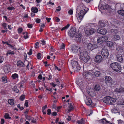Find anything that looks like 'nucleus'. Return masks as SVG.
Wrapping results in <instances>:
<instances>
[{
  "mask_svg": "<svg viewBox=\"0 0 124 124\" xmlns=\"http://www.w3.org/2000/svg\"><path fill=\"white\" fill-rule=\"evenodd\" d=\"M87 8H85L84 5L82 3H80L77 7L76 12L77 11H80V12L76 15V16L79 19H82L84 16L87 11Z\"/></svg>",
  "mask_w": 124,
  "mask_h": 124,
  "instance_id": "obj_1",
  "label": "nucleus"
},
{
  "mask_svg": "<svg viewBox=\"0 0 124 124\" xmlns=\"http://www.w3.org/2000/svg\"><path fill=\"white\" fill-rule=\"evenodd\" d=\"M116 99L109 96H107L103 99V102L105 103L109 104H114L116 101Z\"/></svg>",
  "mask_w": 124,
  "mask_h": 124,
  "instance_id": "obj_2",
  "label": "nucleus"
},
{
  "mask_svg": "<svg viewBox=\"0 0 124 124\" xmlns=\"http://www.w3.org/2000/svg\"><path fill=\"white\" fill-rule=\"evenodd\" d=\"M110 67L113 70H122L123 68L121 67V65L117 62H114L110 64Z\"/></svg>",
  "mask_w": 124,
  "mask_h": 124,
  "instance_id": "obj_3",
  "label": "nucleus"
},
{
  "mask_svg": "<svg viewBox=\"0 0 124 124\" xmlns=\"http://www.w3.org/2000/svg\"><path fill=\"white\" fill-rule=\"evenodd\" d=\"M101 54L104 58H107L109 55L108 50L105 47L103 48L101 51Z\"/></svg>",
  "mask_w": 124,
  "mask_h": 124,
  "instance_id": "obj_4",
  "label": "nucleus"
},
{
  "mask_svg": "<svg viewBox=\"0 0 124 124\" xmlns=\"http://www.w3.org/2000/svg\"><path fill=\"white\" fill-rule=\"evenodd\" d=\"M105 81L107 84L109 85L110 87L112 86L113 81L110 76H106L105 77Z\"/></svg>",
  "mask_w": 124,
  "mask_h": 124,
  "instance_id": "obj_5",
  "label": "nucleus"
},
{
  "mask_svg": "<svg viewBox=\"0 0 124 124\" xmlns=\"http://www.w3.org/2000/svg\"><path fill=\"white\" fill-rule=\"evenodd\" d=\"M71 64L73 68L72 69L75 70H80L81 67L78 64V62L77 61H72L71 63Z\"/></svg>",
  "mask_w": 124,
  "mask_h": 124,
  "instance_id": "obj_6",
  "label": "nucleus"
},
{
  "mask_svg": "<svg viewBox=\"0 0 124 124\" xmlns=\"http://www.w3.org/2000/svg\"><path fill=\"white\" fill-rule=\"evenodd\" d=\"M116 60L117 61L123 62L124 56L120 54H118L116 55Z\"/></svg>",
  "mask_w": 124,
  "mask_h": 124,
  "instance_id": "obj_7",
  "label": "nucleus"
},
{
  "mask_svg": "<svg viewBox=\"0 0 124 124\" xmlns=\"http://www.w3.org/2000/svg\"><path fill=\"white\" fill-rule=\"evenodd\" d=\"M85 102L86 104L88 106H93V103L92 102L91 99L88 97H86V99L85 100Z\"/></svg>",
  "mask_w": 124,
  "mask_h": 124,
  "instance_id": "obj_8",
  "label": "nucleus"
},
{
  "mask_svg": "<svg viewBox=\"0 0 124 124\" xmlns=\"http://www.w3.org/2000/svg\"><path fill=\"white\" fill-rule=\"evenodd\" d=\"M96 31V30L93 28H91L88 30H86L85 32V34L88 35H90L93 34Z\"/></svg>",
  "mask_w": 124,
  "mask_h": 124,
  "instance_id": "obj_9",
  "label": "nucleus"
},
{
  "mask_svg": "<svg viewBox=\"0 0 124 124\" xmlns=\"http://www.w3.org/2000/svg\"><path fill=\"white\" fill-rule=\"evenodd\" d=\"M92 75V74L91 73H90L89 72H86V71H84L83 73L84 77L89 80L90 79Z\"/></svg>",
  "mask_w": 124,
  "mask_h": 124,
  "instance_id": "obj_10",
  "label": "nucleus"
},
{
  "mask_svg": "<svg viewBox=\"0 0 124 124\" xmlns=\"http://www.w3.org/2000/svg\"><path fill=\"white\" fill-rule=\"evenodd\" d=\"M107 22L103 20H101L99 21L98 23V27H105V25L107 24Z\"/></svg>",
  "mask_w": 124,
  "mask_h": 124,
  "instance_id": "obj_11",
  "label": "nucleus"
},
{
  "mask_svg": "<svg viewBox=\"0 0 124 124\" xmlns=\"http://www.w3.org/2000/svg\"><path fill=\"white\" fill-rule=\"evenodd\" d=\"M76 31L75 29H72L70 30L68 32L69 35L71 37L73 38L74 37Z\"/></svg>",
  "mask_w": 124,
  "mask_h": 124,
  "instance_id": "obj_12",
  "label": "nucleus"
},
{
  "mask_svg": "<svg viewBox=\"0 0 124 124\" xmlns=\"http://www.w3.org/2000/svg\"><path fill=\"white\" fill-rule=\"evenodd\" d=\"M102 60V58L100 55H96L95 59V61L97 63H99Z\"/></svg>",
  "mask_w": 124,
  "mask_h": 124,
  "instance_id": "obj_13",
  "label": "nucleus"
},
{
  "mask_svg": "<svg viewBox=\"0 0 124 124\" xmlns=\"http://www.w3.org/2000/svg\"><path fill=\"white\" fill-rule=\"evenodd\" d=\"M71 50L72 52L73 53H77L78 51V47L75 45H73L71 47Z\"/></svg>",
  "mask_w": 124,
  "mask_h": 124,
  "instance_id": "obj_14",
  "label": "nucleus"
},
{
  "mask_svg": "<svg viewBox=\"0 0 124 124\" xmlns=\"http://www.w3.org/2000/svg\"><path fill=\"white\" fill-rule=\"evenodd\" d=\"M97 31L101 34L104 35L106 34L107 31L106 30L99 28L97 30Z\"/></svg>",
  "mask_w": 124,
  "mask_h": 124,
  "instance_id": "obj_15",
  "label": "nucleus"
},
{
  "mask_svg": "<svg viewBox=\"0 0 124 124\" xmlns=\"http://www.w3.org/2000/svg\"><path fill=\"white\" fill-rule=\"evenodd\" d=\"M88 53L86 51H83L82 52H80V57L81 59L82 58V57H85L89 56L87 55Z\"/></svg>",
  "mask_w": 124,
  "mask_h": 124,
  "instance_id": "obj_16",
  "label": "nucleus"
},
{
  "mask_svg": "<svg viewBox=\"0 0 124 124\" xmlns=\"http://www.w3.org/2000/svg\"><path fill=\"white\" fill-rule=\"evenodd\" d=\"M115 91L116 92L124 93V88L122 87L117 88L115 89Z\"/></svg>",
  "mask_w": 124,
  "mask_h": 124,
  "instance_id": "obj_17",
  "label": "nucleus"
},
{
  "mask_svg": "<svg viewBox=\"0 0 124 124\" xmlns=\"http://www.w3.org/2000/svg\"><path fill=\"white\" fill-rule=\"evenodd\" d=\"M78 84L80 87V89L82 90V89H83V88H84V87L86 85V82L85 81H82V83H78Z\"/></svg>",
  "mask_w": 124,
  "mask_h": 124,
  "instance_id": "obj_18",
  "label": "nucleus"
},
{
  "mask_svg": "<svg viewBox=\"0 0 124 124\" xmlns=\"http://www.w3.org/2000/svg\"><path fill=\"white\" fill-rule=\"evenodd\" d=\"M82 62L83 63H85L87 62L90 59L89 57L87 56L85 57H82V58L81 59Z\"/></svg>",
  "mask_w": 124,
  "mask_h": 124,
  "instance_id": "obj_19",
  "label": "nucleus"
},
{
  "mask_svg": "<svg viewBox=\"0 0 124 124\" xmlns=\"http://www.w3.org/2000/svg\"><path fill=\"white\" fill-rule=\"evenodd\" d=\"M100 121L103 124H114L110 122L109 121H107L105 119H102L100 120Z\"/></svg>",
  "mask_w": 124,
  "mask_h": 124,
  "instance_id": "obj_20",
  "label": "nucleus"
},
{
  "mask_svg": "<svg viewBox=\"0 0 124 124\" xmlns=\"http://www.w3.org/2000/svg\"><path fill=\"white\" fill-rule=\"evenodd\" d=\"M87 48L88 50H92L95 48L93 45L91 43H89L88 44Z\"/></svg>",
  "mask_w": 124,
  "mask_h": 124,
  "instance_id": "obj_21",
  "label": "nucleus"
},
{
  "mask_svg": "<svg viewBox=\"0 0 124 124\" xmlns=\"http://www.w3.org/2000/svg\"><path fill=\"white\" fill-rule=\"evenodd\" d=\"M13 90L16 93H18L19 92V90L17 88V87L16 85H14V86L12 88Z\"/></svg>",
  "mask_w": 124,
  "mask_h": 124,
  "instance_id": "obj_22",
  "label": "nucleus"
},
{
  "mask_svg": "<svg viewBox=\"0 0 124 124\" xmlns=\"http://www.w3.org/2000/svg\"><path fill=\"white\" fill-rule=\"evenodd\" d=\"M17 66L22 67L23 66L24 64L22 61H19L17 62Z\"/></svg>",
  "mask_w": 124,
  "mask_h": 124,
  "instance_id": "obj_23",
  "label": "nucleus"
},
{
  "mask_svg": "<svg viewBox=\"0 0 124 124\" xmlns=\"http://www.w3.org/2000/svg\"><path fill=\"white\" fill-rule=\"evenodd\" d=\"M31 10L33 13H37L38 12V10L37 8L33 7L32 8Z\"/></svg>",
  "mask_w": 124,
  "mask_h": 124,
  "instance_id": "obj_24",
  "label": "nucleus"
},
{
  "mask_svg": "<svg viewBox=\"0 0 124 124\" xmlns=\"http://www.w3.org/2000/svg\"><path fill=\"white\" fill-rule=\"evenodd\" d=\"M109 32L111 34H114L117 32V30L115 29H112L110 30Z\"/></svg>",
  "mask_w": 124,
  "mask_h": 124,
  "instance_id": "obj_25",
  "label": "nucleus"
},
{
  "mask_svg": "<svg viewBox=\"0 0 124 124\" xmlns=\"http://www.w3.org/2000/svg\"><path fill=\"white\" fill-rule=\"evenodd\" d=\"M50 69L51 70L52 69H54L55 70H61V69H58L57 67L56 66V65L55 64H54L52 66H50Z\"/></svg>",
  "mask_w": 124,
  "mask_h": 124,
  "instance_id": "obj_26",
  "label": "nucleus"
},
{
  "mask_svg": "<svg viewBox=\"0 0 124 124\" xmlns=\"http://www.w3.org/2000/svg\"><path fill=\"white\" fill-rule=\"evenodd\" d=\"M100 88V86L98 84H96L94 87L95 90L97 91H99Z\"/></svg>",
  "mask_w": 124,
  "mask_h": 124,
  "instance_id": "obj_27",
  "label": "nucleus"
},
{
  "mask_svg": "<svg viewBox=\"0 0 124 124\" xmlns=\"http://www.w3.org/2000/svg\"><path fill=\"white\" fill-rule=\"evenodd\" d=\"M102 42H106L108 39L107 37L105 36L101 37Z\"/></svg>",
  "mask_w": 124,
  "mask_h": 124,
  "instance_id": "obj_28",
  "label": "nucleus"
},
{
  "mask_svg": "<svg viewBox=\"0 0 124 124\" xmlns=\"http://www.w3.org/2000/svg\"><path fill=\"white\" fill-rule=\"evenodd\" d=\"M2 79V81L3 83H6L7 82V77L6 76L3 77Z\"/></svg>",
  "mask_w": 124,
  "mask_h": 124,
  "instance_id": "obj_29",
  "label": "nucleus"
},
{
  "mask_svg": "<svg viewBox=\"0 0 124 124\" xmlns=\"http://www.w3.org/2000/svg\"><path fill=\"white\" fill-rule=\"evenodd\" d=\"M74 109V107L72 105L71 103L70 104L69 106L68 109V111L69 112H70L73 110Z\"/></svg>",
  "mask_w": 124,
  "mask_h": 124,
  "instance_id": "obj_30",
  "label": "nucleus"
},
{
  "mask_svg": "<svg viewBox=\"0 0 124 124\" xmlns=\"http://www.w3.org/2000/svg\"><path fill=\"white\" fill-rule=\"evenodd\" d=\"M117 12L118 14L122 16H124V10H123V9H121V10H118Z\"/></svg>",
  "mask_w": 124,
  "mask_h": 124,
  "instance_id": "obj_31",
  "label": "nucleus"
},
{
  "mask_svg": "<svg viewBox=\"0 0 124 124\" xmlns=\"http://www.w3.org/2000/svg\"><path fill=\"white\" fill-rule=\"evenodd\" d=\"M12 77L13 79H15L18 78V74L16 73H15L13 74L12 76Z\"/></svg>",
  "mask_w": 124,
  "mask_h": 124,
  "instance_id": "obj_32",
  "label": "nucleus"
},
{
  "mask_svg": "<svg viewBox=\"0 0 124 124\" xmlns=\"http://www.w3.org/2000/svg\"><path fill=\"white\" fill-rule=\"evenodd\" d=\"M14 101L13 99H9L8 101V103L11 105H13L14 104Z\"/></svg>",
  "mask_w": 124,
  "mask_h": 124,
  "instance_id": "obj_33",
  "label": "nucleus"
},
{
  "mask_svg": "<svg viewBox=\"0 0 124 124\" xmlns=\"http://www.w3.org/2000/svg\"><path fill=\"white\" fill-rule=\"evenodd\" d=\"M5 118L6 119H11V117L9 115L8 113H6L4 116Z\"/></svg>",
  "mask_w": 124,
  "mask_h": 124,
  "instance_id": "obj_34",
  "label": "nucleus"
},
{
  "mask_svg": "<svg viewBox=\"0 0 124 124\" xmlns=\"http://www.w3.org/2000/svg\"><path fill=\"white\" fill-rule=\"evenodd\" d=\"M94 74L96 77H99L101 75V73L100 71L98 70H96L94 72Z\"/></svg>",
  "mask_w": 124,
  "mask_h": 124,
  "instance_id": "obj_35",
  "label": "nucleus"
},
{
  "mask_svg": "<svg viewBox=\"0 0 124 124\" xmlns=\"http://www.w3.org/2000/svg\"><path fill=\"white\" fill-rule=\"evenodd\" d=\"M14 53V52L11 50H9L7 52L6 55L8 56L10 54H13Z\"/></svg>",
  "mask_w": 124,
  "mask_h": 124,
  "instance_id": "obj_36",
  "label": "nucleus"
},
{
  "mask_svg": "<svg viewBox=\"0 0 124 124\" xmlns=\"http://www.w3.org/2000/svg\"><path fill=\"white\" fill-rule=\"evenodd\" d=\"M107 44L108 46L111 47L113 46V43L112 42L108 41L107 42Z\"/></svg>",
  "mask_w": 124,
  "mask_h": 124,
  "instance_id": "obj_37",
  "label": "nucleus"
},
{
  "mask_svg": "<svg viewBox=\"0 0 124 124\" xmlns=\"http://www.w3.org/2000/svg\"><path fill=\"white\" fill-rule=\"evenodd\" d=\"M81 36V35L79 33H78L77 32H75L74 37L76 38H79Z\"/></svg>",
  "mask_w": 124,
  "mask_h": 124,
  "instance_id": "obj_38",
  "label": "nucleus"
},
{
  "mask_svg": "<svg viewBox=\"0 0 124 124\" xmlns=\"http://www.w3.org/2000/svg\"><path fill=\"white\" fill-rule=\"evenodd\" d=\"M9 47L11 48L12 49L14 50H15L16 49V48L15 47V45H11L9 44Z\"/></svg>",
  "mask_w": 124,
  "mask_h": 124,
  "instance_id": "obj_39",
  "label": "nucleus"
},
{
  "mask_svg": "<svg viewBox=\"0 0 124 124\" xmlns=\"http://www.w3.org/2000/svg\"><path fill=\"white\" fill-rule=\"evenodd\" d=\"M70 26V24H68L66 26L63 27L61 29V31H63L66 29H67Z\"/></svg>",
  "mask_w": 124,
  "mask_h": 124,
  "instance_id": "obj_40",
  "label": "nucleus"
},
{
  "mask_svg": "<svg viewBox=\"0 0 124 124\" xmlns=\"http://www.w3.org/2000/svg\"><path fill=\"white\" fill-rule=\"evenodd\" d=\"M25 118L28 120L30 121L32 117L30 116H28V115H25Z\"/></svg>",
  "mask_w": 124,
  "mask_h": 124,
  "instance_id": "obj_41",
  "label": "nucleus"
},
{
  "mask_svg": "<svg viewBox=\"0 0 124 124\" xmlns=\"http://www.w3.org/2000/svg\"><path fill=\"white\" fill-rule=\"evenodd\" d=\"M114 38L116 40H118L120 39L119 36L117 35H114Z\"/></svg>",
  "mask_w": 124,
  "mask_h": 124,
  "instance_id": "obj_42",
  "label": "nucleus"
},
{
  "mask_svg": "<svg viewBox=\"0 0 124 124\" xmlns=\"http://www.w3.org/2000/svg\"><path fill=\"white\" fill-rule=\"evenodd\" d=\"M101 39V37H98L97 39V42L98 43H102V42Z\"/></svg>",
  "mask_w": 124,
  "mask_h": 124,
  "instance_id": "obj_43",
  "label": "nucleus"
},
{
  "mask_svg": "<svg viewBox=\"0 0 124 124\" xmlns=\"http://www.w3.org/2000/svg\"><path fill=\"white\" fill-rule=\"evenodd\" d=\"M25 98V95H22L20 96V99L21 101H23L24 99Z\"/></svg>",
  "mask_w": 124,
  "mask_h": 124,
  "instance_id": "obj_44",
  "label": "nucleus"
},
{
  "mask_svg": "<svg viewBox=\"0 0 124 124\" xmlns=\"http://www.w3.org/2000/svg\"><path fill=\"white\" fill-rule=\"evenodd\" d=\"M11 66L9 65L8 64H7L6 65V66L5 67V69H7V70H9L10 69V67Z\"/></svg>",
  "mask_w": 124,
  "mask_h": 124,
  "instance_id": "obj_45",
  "label": "nucleus"
},
{
  "mask_svg": "<svg viewBox=\"0 0 124 124\" xmlns=\"http://www.w3.org/2000/svg\"><path fill=\"white\" fill-rule=\"evenodd\" d=\"M7 24L6 23H4L2 24V26L4 27V29H7Z\"/></svg>",
  "mask_w": 124,
  "mask_h": 124,
  "instance_id": "obj_46",
  "label": "nucleus"
},
{
  "mask_svg": "<svg viewBox=\"0 0 124 124\" xmlns=\"http://www.w3.org/2000/svg\"><path fill=\"white\" fill-rule=\"evenodd\" d=\"M118 124H124V121L120 119L118 120Z\"/></svg>",
  "mask_w": 124,
  "mask_h": 124,
  "instance_id": "obj_47",
  "label": "nucleus"
},
{
  "mask_svg": "<svg viewBox=\"0 0 124 124\" xmlns=\"http://www.w3.org/2000/svg\"><path fill=\"white\" fill-rule=\"evenodd\" d=\"M23 29L22 28L20 27L18 29V31L19 33H21Z\"/></svg>",
  "mask_w": 124,
  "mask_h": 124,
  "instance_id": "obj_48",
  "label": "nucleus"
},
{
  "mask_svg": "<svg viewBox=\"0 0 124 124\" xmlns=\"http://www.w3.org/2000/svg\"><path fill=\"white\" fill-rule=\"evenodd\" d=\"M65 46V45L64 44L62 43V44L61 46H60V49H64V48Z\"/></svg>",
  "mask_w": 124,
  "mask_h": 124,
  "instance_id": "obj_49",
  "label": "nucleus"
},
{
  "mask_svg": "<svg viewBox=\"0 0 124 124\" xmlns=\"http://www.w3.org/2000/svg\"><path fill=\"white\" fill-rule=\"evenodd\" d=\"M15 8L13 7H9L7 8V9L10 10H14L15 9Z\"/></svg>",
  "mask_w": 124,
  "mask_h": 124,
  "instance_id": "obj_50",
  "label": "nucleus"
},
{
  "mask_svg": "<svg viewBox=\"0 0 124 124\" xmlns=\"http://www.w3.org/2000/svg\"><path fill=\"white\" fill-rule=\"evenodd\" d=\"M77 122L78 124H84L83 121L82 120L80 121H78Z\"/></svg>",
  "mask_w": 124,
  "mask_h": 124,
  "instance_id": "obj_51",
  "label": "nucleus"
},
{
  "mask_svg": "<svg viewBox=\"0 0 124 124\" xmlns=\"http://www.w3.org/2000/svg\"><path fill=\"white\" fill-rule=\"evenodd\" d=\"M41 54L40 53H38L37 54V58L38 59H39L41 57Z\"/></svg>",
  "mask_w": 124,
  "mask_h": 124,
  "instance_id": "obj_52",
  "label": "nucleus"
},
{
  "mask_svg": "<svg viewBox=\"0 0 124 124\" xmlns=\"http://www.w3.org/2000/svg\"><path fill=\"white\" fill-rule=\"evenodd\" d=\"M31 122L34 123H35L36 122V119L32 117L31 119Z\"/></svg>",
  "mask_w": 124,
  "mask_h": 124,
  "instance_id": "obj_53",
  "label": "nucleus"
},
{
  "mask_svg": "<svg viewBox=\"0 0 124 124\" xmlns=\"http://www.w3.org/2000/svg\"><path fill=\"white\" fill-rule=\"evenodd\" d=\"M122 48L121 46H118L117 47L116 49V50H117L118 51H121V50H122Z\"/></svg>",
  "mask_w": 124,
  "mask_h": 124,
  "instance_id": "obj_54",
  "label": "nucleus"
},
{
  "mask_svg": "<svg viewBox=\"0 0 124 124\" xmlns=\"http://www.w3.org/2000/svg\"><path fill=\"white\" fill-rule=\"evenodd\" d=\"M104 9H108L109 8V6L108 5H106L105 6H104Z\"/></svg>",
  "mask_w": 124,
  "mask_h": 124,
  "instance_id": "obj_55",
  "label": "nucleus"
},
{
  "mask_svg": "<svg viewBox=\"0 0 124 124\" xmlns=\"http://www.w3.org/2000/svg\"><path fill=\"white\" fill-rule=\"evenodd\" d=\"M45 88L46 89V90L48 91H51L52 90V88H48L46 86H45Z\"/></svg>",
  "mask_w": 124,
  "mask_h": 124,
  "instance_id": "obj_56",
  "label": "nucleus"
},
{
  "mask_svg": "<svg viewBox=\"0 0 124 124\" xmlns=\"http://www.w3.org/2000/svg\"><path fill=\"white\" fill-rule=\"evenodd\" d=\"M68 13L70 15H72L73 13V10L72 9H70L68 11Z\"/></svg>",
  "mask_w": 124,
  "mask_h": 124,
  "instance_id": "obj_57",
  "label": "nucleus"
},
{
  "mask_svg": "<svg viewBox=\"0 0 124 124\" xmlns=\"http://www.w3.org/2000/svg\"><path fill=\"white\" fill-rule=\"evenodd\" d=\"M25 33L26 35H24L23 38L24 39H26L28 38V35H27V34H28V33L27 32H26Z\"/></svg>",
  "mask_w": 124,
  "mask_h": 124,
  "instance_id": "obj_58",
  "label": "nucleus"
},
{
  "mask_svg": "<svg viewBox=\"0 0 124 124\" xmlns=\"http://www.w3.org/2000/svg\"><path fill=\"white\" fill-rule=\"evenodd\" d=\"M27 26L28 28H31L32 27V24L29 23L27 24Z\"/></svg>",
  "mask_w": 124,
  "mask_h": 124,
  "instance_id": "obj_59",
  "label": "nucleus"
},
{
  "mask_svg": "<svg viewBox=\"0 0 124 124\" xmlns=\"http://www.w3.org/2000/svg\"><path fill=\"white\" fill-rule=\"evenodd\" d=\"M47 108V106L46 105H45L44 106H43L42 108V110H44L45 109H46Z\"/></svg>",
  "mask_w": 124,
  "mask_h": 124,
  "instance_id": "obj_60",
  "label": "nucleus"
},
{
  "mask_svg": "<svg viewBox=\"0 0 124 124\" xmlns=\"http://www.w3.org/2000/svg\"><path fill=\"white\" fill-rule=\"evenodd\" d=\"M4 60V58L2 57H0V63L2 62Z\"/></svg>",
  "mask_w": 124,
  "mask_h": 124,
  "instance_id": "obj_61",
  "label": "nucleus"
},
{
  "mask_svg": "<svg viewBox=\"0 0 124 124\" xmlns=\"http://www.w3.org/2000/svg\"><path fill=\"white\" fill-rule=\"evenodd\" d=\"M47 114L48 115H50L51 114V109H48L47 110Z\"/></svg>",
  "mask_w": 124,
  "mask_h": 124,
  "instance_id": "obj_62",
  "label": "nucleus"
},
{
  "mask_svg": "<svg viewBox=\"0 0 124 124\" xmlns=\"http://www.w3.org/2000/svg\"><path fill=\"white\" fill-rule=\"evenodd\" d=\"M32 54V50L31 49H30L29 51L28 52V54L29 55H31Z\"/></svg>",
  "mask_w": 124,
  "mask_h": 124,
  "instance_id": "obj_63",
  "label": "nucleus"
},
{
  "mask_svg": "<svg viewBox=\"0 0 124 124\" xmlns=\"http://www.w3.org/2000/svg\"><path fill=\"white\" fill-rule=\"evenodd\" d=\"M40 43L43 45H45V41L44 40H41L40 41Z\"/></svg>",
  "mask_w": 124,
  "mask_h": 124,
  "instance_id": "obj_64",
  "label": "nucleus"
}]
</instances>
